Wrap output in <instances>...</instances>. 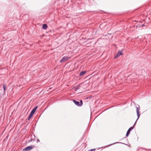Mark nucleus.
Instances as JSON below:
<instances>
[{"label": "nucleus", "instance_id": "obj_1", "mask_svg": "<svg viewBox=\"0 0 151 151\" xmlns=\"http://www.w3.org/2000/svg\"><path fill=\"white\" fill-rule=\"evenodd\" d=\"M37 107H38V106H37L32 109V111H31V112L30 114L29 115L28 118V120H30V118H31V117L33 115V114L35 113V111H36V109H37Z\"/></svg>", "mask_w": 151, "mask_h": 151}, {"label": "nucleus", "instance_id": "obj_2", "mask_svg": "<svg viewBox=\"0 0 151 151\" xmlns=\"http://www.w3.org/2000/svg\"><path fill=\"white\" fill-rule=\"evenodd\" d=\"M73 101L74 103L78 106L80 107L83 104L82 101L81 100L80 102L76 101L74 99L73 100Z\"/></svg>", "mask_w": 151, "mask_h": 151}, {"label": "nucleus", "instance_id": "obj_3", "mask_svg": "<svg viewBox=\"0 0 151 151\" xmlns=\"http://www.w3.org/2000/svg\"><path fill=\"white\" fill-rule=\"evenodd\" d=\"M136 111H137V116H138V118H137V119L136 120V122H135L134 124V126L135 125V123H136V121H137V120L139 118L140 115V114H139V110L140 109V108H139V107H136Z\"/></svg>", "mask_w": 151, "mask_h": 151}, {"label": "nucleus", "instance_id": "obj_4", "mask_svg": "<svg viewBox=\"0 0 151 151\" xmlns=\"http://www.w3.org/2000/svg\"><path fill=\"white\" fill-rule=\"evenodd\" d=\"M33 148V147L32 146H28L23 149L22 151H29Z\"/></svg>", "mask_w": 151, "mask_h": 151}, {"label": "nucleus", "instance_id": "obj_5", "mask_svg": "<svg viewBox=\"0 0 151 151\" xmlns=\"http://www.w3.org/2000/svg\"><path fill=\"white\" fill-rule=\"evenodd\" d=\"M68 57L64 56L63 57L62 59L60 61V63H62L63 62H64L65 61H67L68 60Z\"/></svg>", "mask_w": 151, "mask_h": 151}, {"label": "nucleus", "instance_id": "obj_6", "mask_svg": "<svg viewBox=\"0 0 151 151\" xmlns=\"http://www.w3.org/2000/svg\"><path fill=\"white\" fill-rule=\"evenodd\" d=\"M121 55H122V52L121 51H119L117 52L116 56L115 57V58L119 57Z\"/></svg>", "mask_w": 151, "mask_h": 151}, {"label": "nucleus", "instance_id": "obj_7", "mask_svg": "<svg viewBox=\"0 0 151 151\" xmlns=\"http://www.w3.org/2000/svg\"><path fill=\"white\" fill-rule=\"evenodd\" d=\"M48 26L47 24H44L43 25L42 28L44 29H46L47 28Z\"/></svg>", "mask_w": 151, "mask_h": 151}, {"label": "nucleus", "instance_id": "obj_8", "mask_svg": "<svg viewBox=\"0 0 151 151\" xmlns=\"http://www.w3.org/2000/svg\"><path fill=\"white\" fill-rule=\"evenodd\" d=\"M86 73V71H82L80 73H79V76H81L83 75H84Z\"/></svg>", "mask_w": 151, "mask_h": 151}, {"label": "nucleus", "instance_id": "obj_9", "mask_svg": "<svg viewBox=\"0 0 151 151\" xmlns=\"http://www.w3.org/2000/svg\"><path fill=\"white\" fill-rule=\"evenodd\" d=\"M3 89H4V95H5V91H6V86L5 85L3 84Z\"/></svg>", "mask_w": 151, "mask_h": 151}, {"label": "nucleus", "instance_id": "obj_10", "mask_svg": "<svg viewBox=\"0 0 151 151\" xmlns=\"http://www.w3.org/2000/svg\"><path fill=\"white\" fill-rule=\"evenodd\" d=\"M134 128V126L132 127H131L127 131V132H129V133H130V131L131 130H132V129H133Z\"/></svg>", "mask_w": 151, "mask_h": 151}, {"label": "nucleus", "instance_id": "obj_11", "mask_svg": "<svg viewBox=\"0 0 151 151\" xmlns=\"http://www.w3.org/2000/svg\"><path fill=\"white\" fill-rule=\"evenodd\" d=\"M33 136L34 137V139H33L32 138H31L28 141L29 142H30L33 140L34 141H35V135L34 134L33 135Z\"/></svg>", "mask_w": 151, "mask_h": 151}, {"label": "nucleus", "instance_id": "obj_12", "mask_svg": "<svg viewBox=\"0 0 151 151\" xmlns=\"http://www.w3.org/2000/svg\"><path fill=\"white\" fill-rule=\"evenodd\" d=\"M74 88H75V89L76 90V91H77V90L79 89V88L78 87H75Z\"/></svg>", "mask_w": 151, "mask_h": 151}, {"label": "nucleus", "instance_id": "obj_13", "mask_svg": "<svg viewBox=\"0 0 151 151\" xmlns=\"http://www.w3.org/2000/svg\"><path fill=\"white\" fill-rule=\"evenodd\" d=\"M129 134L130 133H129V132H127V134H126V136L127 137H128L129 136Z\"/></svg>", "mask_w": 151, "mask_h": 151}, {"label": "nucleus", "instance_id": "obj_14", "mask_svg": "<svg viewBox=\"0 0 151 151\" xmlns=\"http://www.w3.org/2000/svg\"><path fill=\"white\" fill-rule=\"evenodd\" d=\"M145 24H143L142 25V27H143V26H145Z\"/></svg>", "mask_w": 151, "mask_h": 151}, {"label": "nucleus", "instance_id": "obj_15", "mask_svg": "<svg viewBox=\"0 0 151 151\" xmlns=\"http://www.w3.org/2000/svg\"><path fill=\"white\" fill-rule=\"evenodd\" d=\"M91 98V97H90L89 96V97H87L86 98L87 99H88V98Z\"/></svg>", "mask_w": 151, "mask_h": 151}, {"label": "nucleus", "instance_id": "obj_16", "mask_svg": "<svg viewBox=\"0 0 151 151\" xmlns=\"http://www.w3.org/2000/svg\"><path fill=\"white\" fill-rule=\"evenodd\" d=\"M37 141H38V142H40V141L39 140V139H37Z\"/></svg>", "mask_w": 151, "mask_h": 151}, {"label": "nucleus", "instance_id": "obj_17", "mask_svg": "<svg viewBox=\"0 0 151 151\" xmlns=\"http://www.w3.org/2000/svg\"><path fill=\"white\" fill-rule=\"evenodd\" d=\"M139 25H137V27H138V26H139Z\"/></svg>", "mask_w": 151, "mask_h": 151}]
</instances>
